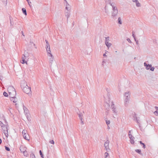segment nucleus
<instances>
[{"label": "nucleus", "instance_id": "nucleus-1", "mask_svg": "<svg viewBox=\"0 0 158 158\" xmlns=\"http://www.w3.org/2000/svg\"><path fill=\"white\" fill-rule=\"evenodd\" d=\"M8 91L10 97H14L16 94L15 90L13 86H9L8 88Z\"/></svg>", "mask_w": 158, "mask_h": 158}, {"label": "nucleus", "instance_id": "nucleus-2", "mask_svg": "<svg viewBox=\"0 0 158 158\" xmlns=\"http://www.w3.org/2000/svg\"><path fill=\"white\" fill-rule=\"evenodd\" d=\"M130 91H127L125 92L124 94V96L125 97V105L127 106L128 105V103H129V99L130 98Z\"/></svg>", "mask_w": 158, "mask_h": 158}, {"label": "nucleus", "instance_id": "nucleus-3", "mask_svg": "<svg viewBox=\"0 0 158 158\" xmlns=\"http://www.w3.org/2000/svg\"><path fill=\"white\" fill-rule=\"evenodd\" d=\"M22 134L23 138L29 140V137L28 134H27V131L25 130H23L22 131Z\"/></svg>", "mask_w": 158, "mask_h": 158}, {"label": "nucleus", "instance_id": "nucleus-4", "mask_svg": "<svg viewBox=\"0 0 158 158\" xmlns=\"http://www.w3.org/2000/svg\"><path fill=\"white\" fill-rule=\"evenodd\" d=\"M23 91L27 94H29L31 92V88L28 86H26L23 89Z\"/></svg>", "mask_w": 158, "mask_h": 158}, {"label": "nucleus", "instance_id": "nucleus-5", "mask_svg": "<svg viewBox=\"0 0 158 158\" xmlns=\"http://www.w3.org/2000/svg\"><path fill=\"white\" fill-rule=\"evenodd\" d=\"M46 49L47 51V53L48 54H49V56H51V57H53V56L52 54L51 53V51L50 50V48L49 45H47L46 47Z\"/></svg>", "mask_w": 158, "mask_h": 158}, {"label": "nucleus", "instance_id": "nucleus-6", "mask_svg": "<svg viewBox=\"0 0 158 158\" xmlns=\"http://www.w3.org/2000/svg\"><path fill=\"white\" fill-rule=\"evenodd\" d=\"M27 84L26 81H23L21 83V87L22 89H23L26 86H27Z\"/></svg>", "mask_w": 158, "mask_h": 158}, {"label": "nucleus", "instance_id": "nucleus-7", "mask_svg": "<svg viewBox=\"0 0 158 158\" xmlns=\"http://www.w3.org/2000/svg\"><path fill=\"white\" fill-rule=\"evenodd\" d=\"M118 13V10H113L112 13V17L113 18L115 19H116L115 18L116 16L117 15Z\"/></svg>", "mask_w": 158, "mask_h": 158}, {"label": "nucleus", "instance_id": "nucleus-8", "mask_svg": "<svg viewBox=\"0 0 158 158\" xmlns=\"http://www.w3.org/2000/svg\"><path fill=\"white\" fill-rule=\"evenodd\" d=\"M10 97V100L11 101H12L14 103H16L17 102V98L14 96V97Z\"/></svg>", "mask_w": 158, "mask_h": 158}, {"label": "nucleus", "instance_id": "nucleus-9", "mask_svg": "<svg viewBox=\"0 0 158 158\" xmlns=\"http://www.w3.org/2000/svg\"><path fill=\"white\" fill-rule=\"evenodd\" d=\"M109 141L108 140H107L105 142L104 144V147H105V148L106 150H107L109 146Z\"/></svg>", "mask_w": 158, "mask_h": 158}, {"label": "nucleus", "instance_id": "nucleus-10", "mask_svg": "<svg viewBox=\"0 0 158 158\" xmlns=\"http://www.w3.org/2000/svg\"><path fill=\"white\" fill-rule=\"evenodd\" d=\"M111 107L114 113H116V108L114 107V105L113 102H112V104L111 105Z\"/></svg>", "mask_w": 158, "mask_h": 158}, {"label": "nucleus", "instance_id": "nucleus-11", "mask_svg": "<svg viewBox=\"0 0 158 158\" xmlns=\"http://www.w3.org/2000/svg\"><path fill=\"white\" fill-rule=\"evenodd\" d=\"M20 150L22 152H25L26 150V148L24 146H21L20 148Z\"/></svg>", "mask_w": 158, "mask_h": 158}, {"label": "nucleus", "instance_id": "nucleus-12", "mask_svg": "<svg viewBox=\"0 0 158 158\" xmlns=\"http://www.w3.org/2000/svg\"><path fill=\"white\" fill-rule=\"evenodd\" d=\"M65 16L67 17V20H68L70 16V10H67V11L65 12Z\"/></svg>", "mask_w": 158, "mask_h": 158}, {"label": "nucleus", "instance_id": "nucleus-13", "mask_svg": "<svg viewBox=\"0 0 158 158\" xmlns=\"http://www.w3.org/2000/svg\"><path fill=\"white\" fill-rule=\"evenodd\" d=\"M23 56L25 58H27L29 56V54L27 51H24V54Z\"/></svg>", "mask_w": 158, "mask_h": 158}, {"label": "nucleus", "instance_id": "nucleus-14", "mask_svg": "<svg viewBox=\"0 0 158 158\" xmlns=\"http://www.w3.org/2000/svg\"><path fill=\"white\" fill-rule=\"evenodd\" d=\"M135 151L137 153H138L140 154L141 156H143V154L141 152V151L140 149H136L135 150Z\"/></svg>", "mask_w": 158, "mask_h": 158}, {"label": "nucleus", "instance_id": "nucleus-15", "mask_svg": "<svg viewBox=\"0 0 158 158\" xmlns=\"http://www.w3.org/2000/svg\"><path fill=\"white\" fill-rule=\"evenodd\" d=\"M3 132L6 137L7 138L8 136V129L6 130L3 131Z\"/></svg>", "mask_w": 158, "mask_h": 158}, {"label": "nucleus", "instance_id": "nucleus-16", "mask_svg": "<svg viewBox=\"0 0 158 158\" xmlns=\"http://www.w3.org/2000/svg\"><path fill=\"white\" fill-rule=\"evenodd\" d=\"M2 128L3 131L7 130V126L6 125H2Z\"/></svg>", "mask_w": 158, "mask_h": 158}, {"label": "nucleus", "instance_id": "nucleus-17", "mask_svg": "<svg viewBox=\"0 0 158 158\" xmlns=\"http://www.w3.org/2000/svg\"><path fill=\"white\" fill-rule=\"evenodd\" d=\"M26 58H25V57H24V56H22V60L21 61V62L22 64H24V63H25L27 64V61H25V59Z\"/></svg>", "mask_w": 158, "mask_h": 158}, {"label": "nucleus", "instance_id": "nucleus-18", "mask_svg": "<svg viewBox=\"0 0 158 158\" xmlns=\"http://www.w3.org/2000/svg\"><path fill=\"white\" fill-rule=\"evenodd\" d=\"M134 115L133 116V118L134 120H136V122L138 123H139L138 120V118L136 116V115L135 113H134Z\"/></svg>", "mask_w": 158, "mask_h": 158}, {"label": "nucleus", "instance_id": "nucleus-19", "mask_svg": "<svg viewBox=\"0 0 158 158\" xmlns=\"http://www.w3.org/2000/svg\"><path fill=\"white\" fill-rule=\"evenodd\" d=\"M155 108L156 110L154 112V114L156 115H158V107L156 106Z\"/></svg>", "mask_w": 158, "mask_h": 158}, {"label": "nucleus", "instance_id": "nucleus-20", "mask_svg": "<svg viewBox=\"0 0 158 158\" xmlns=\"http://www.w3.org/2000/svg\"><path fill=\"white\" fill-rule=\"evenodd\" d=\"M132 1L134 2H135L137 6H140V4L137 0H132Z\"/></svg>", "mask_w": 158, "mask_h": 158}, {"label": "nucleus", "instance_id": "nucleus-21", "mask_svg": "<svg viewBox=\"0 0 158 158\" xmlns=\"http://www.w3.org/2000/svg\"><path fill=\"white\" fill-rule=\"evenodd\" d=\"M131 140V143L132 144H134V143L135 142L134 141V139H135L134 137H132V138H129Z\"/></svg>", "mask_w": 158, "mask_h": 158}, {"label": "nucleus", "instance_id": "nucleus-22", "mask_svg": "<svg viewBox=\"0 0 158 158\" xmlns=\"http://www.w3.org/2000/svg\"><path fill=\"white\" fill-rule=\"evenodd\" d=\"M78 116L80 120L83 119V115L82 113L78 114Z\"/></svg>", "mask_w": 158, "mask_h": 158}, {"label": "nucleus", "instance_id": "nucleus-23", "mask_svg": "<svg viewBox=\"0 0 158 158\" xmlns=\"http://www.w3.org/2000/svg\"><path fill=\"white\" fill-rule=\"evenodd\" d=\"M139 143H140L141 145H143V148H146V145L145 144L142 142L141 141H139Z\"/></svg>", "mask_w": 158, "mask_h": 158}, {"label": "nucleus", "instance_id": "nucleus-24", "mask_svg": "<svg viewBox=\"0 0 158 158\" xmlns=\"http://www.w3.org/2000/svg\"><path fill=\"white\" fill-rule=\"evenodd\" d=\"M105 44L108 48L110 47L111 45V44L109 43L108 42H105Z\"/></svg>", "mask_w": 158, "mask_h": 158}, {"label": "nucleus", "instance_id": "nucleus-25", "mask_svg": "<svg viewBox=\"0 0 158 158\" xmlns=\"http://www.w3.org/2000/svg\"><path fill=\"white\" fill-rule=\"evenodd\" d=\"M152 66V65L151 64H148L147 66L146 67V69L147 70H149L150 69V68Z\"/></svg>", "mask_w": 158, "mask_h": 158}, {"label": "nucleus", "instance_id": "nucleus-26", "mask_svg": "<svg viewBox=\"0 0 158 158\" xmlns=\"http://www.w3.org/2000/svg\"><path fill=\"white\" fill-rule=\"evenodd\" d=\"M105 106L106 107V110L109 109V108H110V105L107 103H106V105H105Z\"/></svg>", "mask_w": 158, "mask_h": 158}, {"label": "nucleus", "instance_id": "nucleus-27", "mask_svg": "<svg viewBox=\"0 0 158 158\" xmlns=\"http://www.w3.org/2000/svg\"><path fill=\"white\" fill-rule=\"evenodd\" d=\"M23 109L24 110V112L26 114H27L28 113V111L27 108L26 107H25L23 106Z\"/></svg>", "mask_w": 158, "mask_h": 158}, {"label": "nucleus", "instance_id": "nucleus-28", "mask_svg": "<svg viewBox=\"0 0 158 158\" xmlns=\"http://www.w3.org/2000/svg\"><path fill=\"white\" fill-rule=\"evenodd\" d=\"M118 23L119 24H121L122 23V21H121V19L120 17H119L118 18Z\"/></svg>", "mask_w": 158, "mask_h": 158}, {"label": "nucleus", "instance_id": "nucleus-29", "mask_svg": "<svg viewBox=\"0 0 158 158\" xmlns=\"http://www.w3.org/2000/svg\"><path fill=\"white\" fill-rule=\"evenodd\" d=\"M53 60H54V58H53V57H51V58H50V59H49V61H50V62L51 63H52V62H53Z\"/></svg>", "mask_w": 158, "mask_h": 158}, {"label": "nucleus", "instance_id": "nucleus-30", "mask_svg": "<svg viewBox=\"0 0 158 158\" xmlns=\"http://www.w3.org/2000/svg\"><path fill=\"white\" fill-rule=\"evenodd\" d=\"M23 154L25 156H27L28 155V154L27 153V151L26 150L25 152H23Z\"/></svg>", "mask_w": 158, "mask_h": 158}, {"label": "nucleus", "instance_id": "nucleus-31", "mask_svg": "<svg viewBox=\"0 0 158 158\" xmlns=\"http://www.w3.org/2000/svg\"><path fill=\"white\" fill-rule=\"evenodd\" d=\"M109 41V36L105 38V42H107Z\"/></svg>", "mask_w": 158, "mask_h": 158}, {"label": "nucleus", "instance_id": "nucleus-32", "mask_svg": "<svg viewBox=\"0 0 158 158\" xmlns=\"http://www.w3.org/2000/svg\"><path fill=\"white\" fill-rule=\"evenodd\" d=\"M128 135L129 138H132V137H133L132 135L131 134V131H129L128 133Z\"/></svg>", "mask_w": 158, "mask_h": 158}, {"label": "nucleus", "instance_id": "nucleus-33", "mask_svg": "<svg viewBox=\"0 0 158 158\" xmlns=\"http://www.w3.org/2000/svg\"><path fill=\"white\" fill-rule=\"evenodd\" d=\"M132 36L134 38V39L136 38L135 35V32L134 31H132Z\"/></svg>", "mask_w": 158, "mask_h": 158}, {"label": "nucleus", "instance_id": "nucleus-34", "mask_svg": "<svg viewBox=\"0 0 158 158\" xmlns=\"http://www.w3.org/2000/svg\"><path fill=\"white\" fill-rule=\"evenodd\" d=\"M40 156L42 158H44V154L41 150H40Z\"/></svg>", "mask_w": 158, "mask_h": 158}, {"label": "nucleus", "instance_id": "nucleus-35", "mask_svg": "<svg viewBox=\"0 0 158 158\" xmlns=\"http://www.w3.org/2000/svg\"><path fill=\"white\" fill-rule=\"evenodd\" d=\"M3 95H4V96L5 97H7L8 96V94L7 93H6V92H4L3 93Z\"/></svg>", "mask_w": 158, "mask_h": 158}, {"label": "nucleus", "instance_id": "nucleus-36", "mask_svg": "<svg viewBox=\"0 0 158 158\" xmlns=\"http://www.w3.org/2000/svg\"><path fill=\"white\" fill-rule=\"evenodd\" d=\"M31 158H35L34 155L33 154H31L30 155Z\"/></svg>", "mask_w": 158, "mask_h": 158}, {"label": "nucleus", "instance_id": "nucleus-37", "mask_svg": "<svg viewBox=\"0 0 158 158\" xmlns=\"http://www.w3.org/2000/svg\"><path fill=\"white\" fill-rule=\"evenodd\" d=\"M106 123L107 124V125H108L110 123V120H106Z\"/></svg>", "mask_w": 158, "mask_h": 158}, {"label": "nucleus", "instance_id": "nucleus-38", "mask_svg": "<svg viewBox=\"0 0 158 158\" xmlns=\"http://www.w3.org/2000/svg\"><path fill=\"white\" fill-rule=\"evenodd\" d=\"M104 155L105 158H106L109 155V154L107 152H106L104 154Z\"/></svg>", "mask_w": 158, "mask_h": 158}, {"label": "nucleus", "instance_id": "nucleus-39", "mask_svg": "<svg viewBox=\"0 0 158 158\" xmlns=\"http://www.w3.org/2000/svg\"><path fill=\"white\" fill-rule=\"evenodd\" d=\"M49 143L52 144H54V142L53 140H51L49 141Z\"/></svg>", "mask_w": 158, "mask_h": 158}, {"label": "nucleus", "instance_id": "nucleus-40", "mask_svg": "<svg viewBox=\"0 0 158 158\" xmlns=\"http://www.w3.org/2000/svg\"><path fill=\"white\" fill-rule=\"evenodd\" d=\"M154 69H155V68L154 67H152V66L150 68V70L152 71H154Z\"/></svg>", "mask_w": 158, "mask_h": 158}, {"label": "nucleus", "instance_id": "nucleus-41", "mask_svg": "<svg viewBox=\"0 0 158 158\" xmlns=\"http://www.w3.org/2000/svg\"><path fill=\"white\" fill-rule=\"evenodd\" d=\"M22 11L23 13L26 15H27L26 10H22Z\"/></svg>", "mask_w": 158, "mask_h": 158}, {"label": "nucleus", "instance_id": "nucleus-42", "mask_svg": "<svg viewBox=\"0 0 158 158\" xmlns=\"http://www.w3.org/2000/svg\"><path fill=\"white\" fill-rule=\"evenodd\" d=\"M5 149L6 150L8 151H9L10 150V148H9L6 146L5 147Z\"/></svg>", "mask_w": 158, "mask_h": 158}, {"label": "nucleus", "instance_id": "nucleus-43", "mask_svg": "<svg viewBox=\"0 0 158 158\" xmlns=\"http://www.w3.org/2000/svg\"><path fill=\"white\" fill-rule=\"evenodd\" d=\"M127 40L129 43H131V41L130 40V39L129 38H128L127 39Z\"/></svg>", "mask_w": 158, "mask_h": 158}, {"label": "nucleus", "instance_id": "nucleus-44", "mask_svg": "<svg viewBox=\"0 0 158 158\" xmlns=\"http://www.w3.org/2000/svg\"><path fill=\"white\" fill-rule=\"evenodd\" d=\"M82 120L83 119L81 120V123L82 124H84V123L83 121Z\"/></svg>", "mask_w": 158, "mask_h": 158}, {"label": "nucleus", "instance_id": "nucleus-45", "mask_svg": "<svg viewBox=\"0 0 158 158\" xmlns=\"http://www.w3.org/2000/svg\"><path fill=\"white\" fill-rule=\"evenodd\" d=\"M21 33L22 34V35L23 36H25V35H24V33H23V31H22L21 32Z\"/></svg>", "mask_w": 158, "mask_h": 158}, {"label": "nucleus", "instance_id": "nucleus-46", "mask_svg": "<svg viewBox=\"0 0 158 158\" xmlns=\"http://www.w3.org/2000/svg\"><path fill=\"white\" fill-rule=\"evenodd\" d=\"M148 64H147L146 62H144V66L146 67Z\"/></svg>", "mask_w": 158, "mask_h": 158}, {"label": "nucleus", "instance_id": "nucleus-47", "mask_svg": "<svg viewBox=\"0 0 158 158\" xmlns=\"http://www.w3.org/2000/svg\"><path fill=\"white\" fill-rule=\"evenodd\" d=\"M0 125L1 127H2V125H5V124H4L2 122H0Z\"/></svg>", "mask_w": 158, "mask_h": 158}, {"label": "nucleus", "instance_id": "nucleus-48", "mask_svg": "<svg viewBox=\"0 0 158 158\" xmlns=\"http://www.w3.org/2000/svg\"><path fill=\"white\" fill-rule=\"evenodd\" d=\"M45 41L46 42L47 45H49L48 42L46 40H45Z\"/></svg>", "mask_w": 158, "mask_h": 158}, {"label": "nucleus", "instance_id": "nucleus-49", "mask_svg": "<svg viewBox=\"0 0 158 158\" xmlns=\"http://www.w3.org/2000/svg\"><path fill=\"white\" fill-rule=\"evenodd\" d=\"M105 61L104 60H103V61H102V65H103V63H105Z\"/></svg>", "mask_w": 158, "mask_h": 158}, {"label": "nucleus", "instance_id": "nucleus-50", "mask_svg": "<svg viewBox=\"0 0 158 158\" xmlns=\"http://www.w3.org/2000/svg\"><path fill=\"white\" fill-rule=\"evenodd\" d=\"M106 53H105L103 54V56H106Z\"/></svg>", "mask_w": 158, "mask_h": 158}, {"label": "nucleus", "instance_id": "nucleus-51", "mask_svg": "<svg viewBox=\"0 0 158 158\" xmlns=\"http://www.w3.org/2000/svg\"><path fill=\"white\" fill-rule=\"evenodd\" d=\"M134 40H135V41L136 42H138V41L136 39V38L135 39H134Z\"/></svg>", "mask_w": 158, "mask_h": 158}, {"label": "nucleus", "instance_id": "nucleus-52", "mask_svg": "<svg viewBox=\"0 0 158 158\" xmlns=\"http://www.w3.org/2000/svg\"><path fill=\"white\" fill-rule=\"evenodd\" d=\"M27 1L28 2V3H29V4L30 5V3H31V2H29V0H27Z\"/></svg>", "mask_w": 158, "mask_h": 158}, {"label": "nucleus", "instance_id": "nucleus-53", "mask_svg": "<svg viewBox=\"0 0 158 158\" xmlns=\"http://www.w3.org/2000/svg\"><path fill=\"white\" fill-rule=\"evenodd\" d=\"M2 142V140L1 139H0V143L1 144Z\"/></svg>", "mask_w": 158, "mask_h": 158}, {"label": "nucleus", "instance_id": "nucleus-54", "mask_svg": "<svg viewBox=\"0 0 158 158\" xmlns=\"http://www.w3.org/2000/svg\"><path fill=\"white\" fill-rule=\"evenodd\" d=\"M107 129H110V127H109V126H108V127H107Z\"/></svg>", "mask_w": 158, "mask_h": 158}, {"label": "nucleus", "instance_id": "nucleus-55", "mask_svg": "<svg viewBox=\"0 0 158 158\" xmlns=\"http://www.w3.org/2000/svg\"><path fill=\"white\" fill-rule=\"evenodd\" d=\"M136 44L138 45H139V44L138 43V42H136Z\"/></svg>", "mask_w": 158, "mask_h": 158}, {"label": "nucleus", "instance_id": "nucleus-56", "mask_svg": "<svg viewBox=\"0 0 158 158\" xmlns=\"http://www.w3.org/2000/svg\"><path fill=\"white\" fill-rule=\"evenodd\" d=\"M10 25H13L12 23H11V21H10Z\"/></svg>", "mask_w": 158, "mask_h": 158}, {"label": "nucleus", "instance_id": "nucleus-57", "mask_svg": "<svg viewBox=\"0 0 158 158\" xmlns=\"http://www.w3.org/2000/svg\"><path fill=\"white\" fill-rule=\"evenodd\" d=\"M10 25H13L12 23H11V21H10Z\"/></svg>", "mask_w": 158, "mask_h": 158}, {"label": "nucleus", "instance_id": "nucleus-58", "mask_svg": "<svg viewBox=\"0 0 158 158\" xmlns=\"http://www.w3.org/2000/svg\"><path fill=\"white\" fill-rule=\"evenodd\" d=\"M22 10H25V9L24 8H22Z\"/></svg>", "mask_w": 158, "mask_h": 158}, {"label": "nucleus", "instance_id": "nucleus-59", "mask_svg": "<svg viewBox=\"0 0 158 158\" xmlns=\"http://www.w3.org/2000/svg\"><path fill=\"white\" fill-rule=\"evenodd\" d=\"M108 111V110H107V111H106V112L107 113V111Z\"/></svg>", "mask_w": 158, "mask_h": 158}, {"label": "nucleus", "instance_id": "nucleus-60", "mask_svg": "<svg viewBox=\"0 0 158 158\" xmlns=\"http://www.w3.org/2000/svg\"><path fill=\"white\" fill-rule=\"evenodd\" d=\"M83 113H84V114H85V112H84V111L83 112Z\"/></svg>", "mask_w": 158, "mask_h": 158}, {"label": "nucleus", "instance_id": "nucleus-61", "mask_svg": "<svg viewBox=\"0 0 158 158\" xmlns=\"http://www.w3.org/2000/svg\"><path fill=\"white\" fill-rule=\"evenodd\" d=\"M15 105L16 106V105H17V104L16 103L15 104Z\"/></svg>", "mask_w": 158, "mask_h": 158}]
</instances>
